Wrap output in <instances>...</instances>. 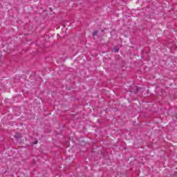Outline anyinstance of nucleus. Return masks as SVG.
Returning <instances> with one entry per match:
<instances>
[{
    "instance_id": "nucleus-2",
    "label": "nucleus",
    "mask_w": 177,
    "mask_h": 177,
    "mask_svg": "<svg viewBox=\"0 0 177 177\" xmlns=\"http://www.w3.org/2000/svg\"><path fill=\"white\" fill-rule=\"evenodd\" d=\"M96 34H97V32H94V35H96Z\"/></svg>"
},
{
    "instance_id": "nucleus-1",
    "label": "nucleus",
    "mask_w": 177,
    "mask_h": 177,
    "mask_svg": "<svg viewBox=\"0 0 177 177\" xmlns=\"http://www.w3.org/2000/svg\"><path fill=\"white\" fill-rule=\"evenodd\" d=\"M133 89H134V91H133V90H131V92L132 93H138L139 92V90H138V86H133Z\"/></svg>"
},
{
    "instance_id": "nucleus-3",
    "label": "nucleus",
    "mask_w": 177,
    "mask_h": 177,
    "mask_svg": "<svg viewBox=\"0 0 177 177\" xmlns=\"http://www.w3.org/2000/svg\"><path fill=\"white\" fill-rule=\"evenodd\" d=\"M38 141H37L35 143V145H37V142Z\"/></svg>"
}]
</instances>
